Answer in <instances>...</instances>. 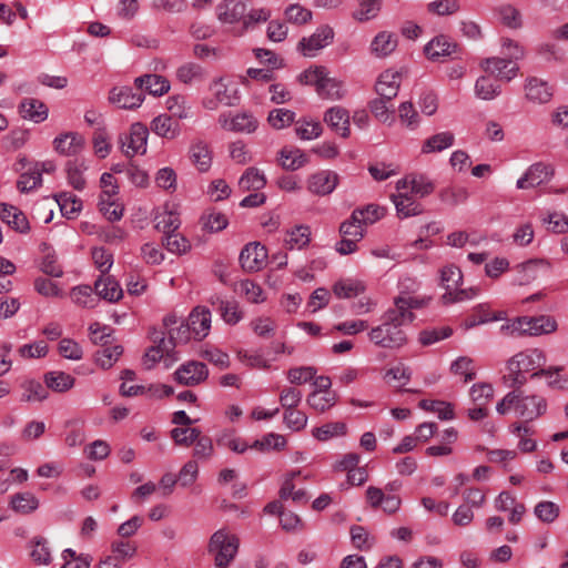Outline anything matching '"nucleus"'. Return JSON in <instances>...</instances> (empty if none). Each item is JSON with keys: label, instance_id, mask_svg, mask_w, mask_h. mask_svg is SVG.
<instances>
[{"label": "nucleus", "instance_id": "obj_42", "mask_svg": "<svg viewBox=\"0 0 568 568\" xmlns=\"http://www.w3.org/2000/svg\"><path fill=\"white\" fill-rule=\"evenodd\" d=\"M306 403L314 410L324 413L336 404V394L335 392H312Z\"/></svg>", "mask_w": 568, "mask_h": 568}, {"label": "nucleus", "instance_id": "obj_47", "mask_svg": "<svg viewBox=\"0 0 568 568\" xmlns=\"http://www.w3.org/2000/svg\"><path fill=\"white\" fill-rule=\"evenodd\" d=\"M55 201L60 206L62 215L68 219H73L82 209L81 200L71 193H60L55 195Z\"/></svg>", "mask_w": 568, "mask_h": 568}, {"label": "nucleus", "instance_id": "obj_27", "mask_svg": "<svg viewBox=\"0 0 568 568\" xmlns=\"http://www.w3.org/2000/svg\"><path fill=\"white\" fill-rule=\"evenodd\" d=\"M138 89L144 90L152 95H163L170 90V82L160 74H144L134 80Z\"/></svg>", "mask_w": 568, "mask_h": 568}, {"label": "nucleus", "instance_id": "obj_5", "mask_svg": "<svg viewBox=\"0 0 568 568\" xmlns=\"http://www.w3.org/2000/svg\"><path fill=\"white\" fill-rule=\"evenodd\" d=\"M556 329V320L547 315L517 317L500 326V333L507 336L550 334Z\"/></svg>", "mask_w": 568, "mask_h": 568}, {"label": "nucleus", "instance_id": "obj_26", "mask_svg": "<svg viewBox=\"0 0 568 568\" xmlns=\"http://www.w3.org/2000/svg\"><path fill=\"white\" fill-rule=\"evenodd\" d=\"M400 85V74L397 71L386 70L384 71L375 85L376 93L378 97H383L386 100H393L396 98Z\"/></svg>", "mask_w": 568, "mask_h": 568}, {"label": "nucleus", "instance_id": "obj_1", "mask_svg": "<svg viewBox=\"0 0 568 568\" xmlns=\"http://www.w3.org/2000/svg\"><path fill=\"white\" fill-rule=\"evenodd\" d=\"M423 302L412 296H398L394 307L383 317V323L373 327L368 338L382 348L398 349L407 343V335L402 328L414 321L412 310L422 307Z\"/></svg>", "mask_w": 568, "mask_h": 568}, {"label": "nucleus", "instance_id": "obj_7", "mask_svg": "<svg viewBox=\"0 0 568 568\" xmlns=\"http://www.w3.org/2000/svg\"><path fill=\"white\" fill-rule=\"evenodd\" d=\"M148 128L140 123H133L128 133L119 135L121 151L126 158H133L138 154H145L148 148Z\"/></svg>", "mask_w": 568, "mask_h": 568}, {"label": "nucleus", "instance_id": "obj_44", "mask_svg": "<svg viewBox=\"0 0 568 568\" xmlns=\"http://www.w3.org/2000/svg\"><path fill=\"white\" fill-rule=\"evenodd\" d=\"M123 347L121 345L103 344L102 348L95 353V362L103 369L110 368L122 355Z\"/></svg>", "mask_w": 568, "mask_h": 568}, {"label": "nucleus", "instance_id": "obj_36", "mask_svg": "<svg viewBox=\"0 0 568 568\" xmlns=\"http://www.w3.org/2000/svg\"><path fill=\"white\" fill-rule=\"evenodd\" d=\"M300 475L301 470H294L286 476L278 493L282 500L291 498L297 504H305L307 501L306 493L303 489L295 490V486L293 484L294 478Z\"/></svg>", "mask_w": 568, "mask_h": 568}, {"label": "nucleus", "instance_id": "obj_43", "mask_svg": "<svg viewBox=\"0 0 568 568\" xmlns=\"http://www.w3.org/2000/svg\"><path fill=\"white\" fill-rule=\"evenodd\" d=\"M501 92L500 85L496 83L491 78L481 75L476 80L475 94L481 100H493L497 98Z\"/></svg>", "mask_w": 568, "mask_h": 568}, {"label": "nucleus", "instance_id": "obj_19", "mask_svg": "<svg viewBox=\"0 0 568 568\" xmlns=\"http://www.w3.org/2000/svg\"><path fill=\"white\" fill-rule=\"evenodd\" d=\"M187 321L190 323L193 338L201 341L205 338L211 329L212 315L211 311L205 306H196L190 313Z\"/></svg>", "mask_w": 568, "mask_h": 568}, {"label": "nucleus", "instance_id": "obj_30", "mask_svg": "<svg viewBox=\"0 0 568 568\" xmlns=\"http://www.w3.org/2000/svg\"><path fill=\"white\" fill-rule=\"evenodd\" d=\"M397 47V37L394 33L378 32L371 43V51L378 58L389 55Z\"/></svg>", "mask_w": 568, "mask_h": 568}, {"label": "nucleus", "instance_id": "obj_61", "mask_svg": "<svg viewBox=\"0 0 568 568\" xmlns=\"http://www.w3.org/2000/svg\"><path fill=\"white\" fill-rule=\"evenodd\" d=\"M559 506L554 501L544 500L535 506L536 517L547 524L554 523L559 516Z\"/></svg>", "mask_w": 568, "mask_h": 568}, {"label": "nucleus", "instance_id": "obj_64", "mask_svg": "<svg viewBox=\"0 0 568 568\" xmlns=\"http://www.w3.org/2000/svg\"><path fill=\"white\" fill-rule=\"evenodd\" d=\"M494 396V388L490 384L479 383L470 388V398L475 405L487 406Z\"/></svg>", "mask_w": 568, "mask_h": 568}, {"label": "nucleus", "instance_id": "obj_4", "mask_svg": "<svg viewBox=\"0 0 568 568\" xmlns=\"http://www.w3.org/2000/svg\"><path fill=\"white\" fill-rule=\"evenodd\" d=\"M300 81L303 84L314 87L322 99L335 101L341 100L345 94L343 82L331 78L325 67H314L305 70L300 75Z\"/></svg>", "mask_w": 568, "mask_h": 568}, {"label": "nucleus", "instance_id": "obj_55", "mask_svg": "<svg viewBox=\"0 0 568 568\" xmlns=\"http://www.w3.org/2000/svg\"><path fill=\"white\" fill-rule=\"evenodd\" d=\"M201 222L203 229L212 233L224 230L229 224V220L225 214L213 210L205 212L201 217Z\"/></svg>", "mask_w": 568, "mask_h": 568}, {"label": "nucleus", "instance_id": "obj_15", "mask_svg": "<svg viewBox=\"0 0 568 568\" xmlns=\"http://www.w3.org/2000/svg\"><path fill=\"white\" fill-rule=\"evenodd\" d=\"M267 257L266 248L257 242L248 243L240 253V263L244 271H260Z\"/></svg>", "mask_w": 568, "mask_h": 568}, {"label": "nucleus", "instance_id": "obj_33", "mask_svg": "<svg viewBox=\"0 0 568 568\" xmlns=\"http://www.w3.org/2000/svg\"><path fill=\"white\" fill-rule=\"evenodd\" d=\"M190 159L201 172H206L212 164V155L209 145L203 141H196L191 145Z\"/></svg>", "mask_w": 568, "mask_h": 568}, {"label": "nucleus", "instance_id": "obj_16", "mask_svg": "<svg viewBox=\"0 0 568 568\" xmlns=\"http://www.w3.org/2000/svg\"><path fill=\"white\" fill-rule=\"evenodd\" d=\"M338 184V174L331 170H323L312 174L307 181V189L316 195L331 194Z\"/></svg>", "mask_w": 568, "mask_h": 568}, {"label": "nucleus", "instance_id": "obj_14", "mask_svg": "<svg viewBox=\"0 0 568 568\" xmlns=\"http://www.w3.org/2000/svg\"><path fill=\"white\" fill-rule=\"evenodd\" d=\"M396 190L425 197L434 192L435 185L426 175L412 173L396 182Z\"/></svg>", "mask_w": 568, "mask_h": 568}, {"label": "nucleus", "instance_id": "obj_52", "mask_svg": "<svg viewBox=\"0 0 568 568\" xmlns=\"http://www.w3.org/2000/svg\"><path fill=\"white\" fill-rule=\"evenodd\" d=\"M72 301L82 307L93 308L98 298L93 294V290L90 285H79L71 290Z\"/></svg>", "mask_w": 568, "mask_h": 568}, {"label": "nucleus", "instance_id": "obj_25", "mask_svg": "<svg viewBox=\"0 0 568 568\" xmlns=\"http://www.w3.org/2000/svg\"><path fill=\"white\" fill-rule=\"evenodd\" d=\"M390 200L396 207L397 215L402 219L419 215L423 212L420 203L413 199V194L406 191H398L392 194Z\"/></svg>", "mask_w": 568, "mask_h": 568}, {"label": "nucleus", "instance_id": "obj_38", "mask_svg": "<svg viewBox=\"0 0 568 568\" xmlns=\"http://www.w3.org/2000/svg\"><path fill=\"white\" fill-rule=\"evenodd\" d=\"M562 371L561 366H554L545 369H539L530 375L531 378H548V386L555 389H568V377L560 375L559 373Z\"/></svg>", "mask_w": 568, "mask_h": 568}, {"label": "nucleus", "instance_id": "obj_17", "mask_svg": "<svg viewBox=\"0 0 568 568\" xmlns=\"http://www.w3.org/2000/svg\"><path fill=\"white\" fill-rule=\"evenodd\" d=\"M209 372L204 363L189 362L175 372V379L186 386H194L207 378Z\"/></svg>", "mask_w": 568, "mask_h": 568}, {"label": "nucleus", "instance_id": "obj_18", "mask_svg": "<svg viewBox=\"0 0 568 568\" xmlns=\"http://www.w3.org/2000/svg\"><path fill=\"white\" fill-rule=\"evenodd\" d=\"M144 101L142 93H134L130 87H114L109 93V102L120 109L134 110Z\"/></svg>", "mask_w": 568, "mask_h": 568}, {"label": "nucleus", "instance_id": "obj_11", "mask_svg": "<svg viewBox=\"0 0 568 568\" xmlns=\"http://www.w3.org/2000/svg\"><path fill=\"white\" fill-rule=\"evenodd\" d=\"M480 68L501 81H510L517 77L519 67L508 58L491 57L481 60Z\"/></svg>", "mask_w": 568, "mask_h": 568}, {"label": "nucleus", "instance_id": "obj_35", "mask_svg": "<svg viewBox=\"0 0 568 568\" xmlns=\"http://www.w3.org/2000/svg\"><path fill=\"white\" fill-rule=\"evenodd\" d=\"M151 129L156 135L169 140L174 139L179 134V123L166 114L154 118Z\"/></svg>", "mask_w": 568, "mask_h": 568}, {"label": "nucleus", "instance_id": "obj_54", "mask_svg": "<svg viewBox=\"0 0 568 568\" xmlns=\"http://www.w3.org/2000/svg\"><path fill=\"white\" fill-rule=\"evenodd\" d=\"M347 430L346 424L342 422L327 423L321 427H316L313 429V436L325 442L335 436L345 435Z\"/></svg>", "mask_w": 568, "mask_h": 568}, {"label": "nucleus", "instance_id": "obj_56", "mask_svg": "<svg viewBox=\"0 0 568 568\" xmlns=\"http://www.w3.org/2000/svg\"><path fill=\"white\" fill-rule=\"evenodd\" d=\"M217 310L223 321L230 325H235L243 317V314L239 308V304L235 301L220 300Z\"/></svg>", "mask_w": 568, "mask_h": 568}, {"label": "nucleus", "instance_id": "obj_23", "mask_svg": "<svg viewBox=\"0 0 568 568\" xmlns=\"http://www.w3.org/2000/svg\"><path fill=\"white\" fill-rule=\"evenodd\" d=\"M84 143V138L80 133L67 132L53 140V148L61 155L72 156L82 151Z\"/></svg>", "mask_w": 568, "mask_h": 568}, {"label": "nucleus", "instance_id": "obj_57", "mask_svg": "<svg viewBox=\"0 0 568 568\" xmlns=\"http://www.w3.org/2000/svg\"><path fill=\"white\" fill-rule=\"evenodd\" d=\"M24 389L21 400L23 402H42L48 397L47 388L37 381H27L22 384Z\"/></svg>", "mask_w": 568, "mask_h": 568}, {"label": "nucleus", "instance_id": "obj_53", "mask_svg": "<svg viewBox=\"0 0 568 568\" xmlns=\"http://www.w3.org/2000/svg\"><path fill=\"white\" fill-rule=\"evenodd\" d=\"M386 213L383 206L369 204L364 209H356L353 211V220H359L364 225L373 224L381 220Z\"/></svg>", "mask_w": 568, "mask_h": 568}, {"label": "nucleus", "instance_id": "obj_39", "mask_svg": "<svg viewBox=\"0 0 568 568\" xmlns=\"http://www.w3.org/2000/svg\"><path fill=\"white\" fill-rule=\"evenodd\" d=\"M454 141H455V136L449 131L437 133V134L428 138L424 142V144L422 146V152L423 153L440 152L443 150L450 148L454 144Z\"/></svg>", "mask_w": 568, "mask_h": 568}, {"label": "nucleus", "instance_id": "obj_13", "mask_svg": "<svg viewBox=\"0 0 568 568\" xmlns=\"http://www.w3.org/2000/svg\"><path fill=\"white\" fill-rule=\"evenodd\" d=\"M459 50L458 44L444 34L433 38L424 48V53L430 61H440L444 58L452 57Z\"/></svg>", "mask_w": 568, "mask_h": 568}, {"label": "nucleus", "instance_id": "obj_45", "mask_svg": "<svg viewBox=\"0 0 568 568\" xmlns=\"http://www.w3.org/2000/svg\"><path fill=\"white\" fill-rule=\"evenodd\" d=\"M44 381L48 388L54 392H67L74 385V377L63 372H50L45 374Z\"/></svg>", "mask_w": 568, "mask_h": 568}, {"label": "nucleus", "instance_id": "obj_48", "mask_svg": "<svg viewBox=\"0 0 568 568\" xmlns=\"http://www.w3.org/2000/svg\"><path fill=\"white\" fill-rule=\"evenodd\" d=\"M174 348L172 341H166L162 337L158 345L150 347L144 355V365L146 368H151L158 363L165 354H169Z\"/></svg>", "mask_w": 568, "mask_h": 568}, {"label": "nucleus", "instance_id": "obj_6", "mask_svg": "<svg viewBox=\"0 0 568 568\" xmlns=\"http://www.w3.org/2000/svg\"><path fill=\"white\" fill-rule=\"evenodd\" d=\"M240 540L226 529L215 531L209 542V552L214 556L217 568H227L239 551Z\"/></svg>", "mask_w": 568, "mask_h": 568}, {"label": "nucleus", "instance_id": "obj_28", "mask_svg": "<svg viewBox=\"0 0 568 568\" xmlns=\"http://www.w3.org/2000/svg\"><path fill=\"white\" fill-rule=\"evenodd\" d=\"M95 294L109 302H118L123 296L119 283L111 276H100L94 283Z\"/></svg>", "mask_w": 568, "mask_h": 568}, {"label": "nucleus", "instance_id": "obj_32", "mask_svg": "<svg viewBox=\"0 0 568 568\" xmlns=\"http://www.w3.org/2000/svg\"><path fill=\"white\" fill-rule=\"evenodd\" d=\"M278 154L280 164L288 171L298 170L308 162L306 154L297 148H284Z\"/></svg>", "mask_w": 568, "mask_h": 568}, {"label": "nucleus", "instance_id": "obj_3", "mask_svg": "<svg viewBox=\"0 0 568 568\" xmlns=\"http://www.w3.org/2000/svg\"><path fill=\"white\" fill-rule=\"evenodd\" d=\"M546 355L538 348H527L511 356L506 364L507 374L505 381L509 387H521L528 378L527 375H531L539 371L545 369Z\"/></svg>", "mask_w": 568, "mask_h": 568}, {"label": "nucleus", "instance_id": "obj_46", "mask_svg": "<svg viewBox=\"0 0 568 568\" xmlns=\"http://www.w3.org/2000/svg\"><path fill=\"white\" fill-rule=\"evenodd\" d=\"M510 432L520 437V439L518 442V448L523 453H531V452L536 450V448H537L536 440L526 437L527 435L535 434V430L532 428H530L529 426H527L524 423H514L510 426Z\"/></svg>", "mask_w": 568, "mask_h": 568}, {"label": "nucleus", "instance_id": "obj_63", "mask_svg": "<svg viewBox=\"0 0 568 568\" xmlns=\"http://www.w3.org/2000/svg\"><path fill=\"white\" fill-rule=\"evenodd\" d=\"M87 168L84 164L78 161H71L67 164V174L69 183L75 189V190H83L85 186V179L83 178V172Z\"/></svg>", "mask_w": 568, "mask_h": 568}, {"label": "nucleus", "instance_id": "obj_51", "mask_svg": "<svg viewBox=\"0 0 568 568\" xmlns=\"http://www.w3.org/2000/svg\"><path fill=\"white\" fill-rule=\"evenodd\" d=\"M418 406L424 410L436 413L442 420H450L455 417L452 404L446 402L422 399Z\"/></svg>", "mask_w": 568, "mask_h": 568}, {"label": "nucleus", "instance_id": "obj_2", "mask_svg": "<svg viewBox=\"0 0 568 568\" xmlns=\"http://www.w3.org/2000/svg\"><path fill=\"white\" fill-rule=\"evenodd\" d=\"M496 405V410L500 415L514 412L527 425L546 414L547 400L538 394H526L521 387H513Z\"/></svg>", "mask_w": 568, "mask_h": 568}, {"label": "nucleus", "instance_id": "obj_62", "mask_svg": "<svg viewBox=\"0 0 568 568\" xmlns=\"http://www.w3.org/2000/svg\"><path fill=\"white\" fill-rule=\"evenodd\" d=\"M295 120V113L287 109H274L270 112L267 121L276 130L291 125Z\"/></svg>", "mask_w": 568, "mask_h": 568}, {"label": "nucleus", "instance_id": "obj_34", "mask_svg": "<svg viewBox=\"0 0 568 568\" xmlns=\"http://www.w3.org/2000/svg\"><path fill=\"white\" fill-rule=\"evenodd\" d=\"M20 112L24 119L40 123L48 118V108L37 99H24L20 104Z\"/></svg>", "mask_w": 568, "mask_h": 568}, {"label": "nucleus", "instance_id": "obj_49", "mask_svg": "<svg viewBox=\"0 0 568 568\" xmlns=\"http://www.w3.org/2000/svg\"><path fill=\"white\" fill-rule=\"evenodd\" d=\"M11 506L17 513L30 514L39 507V500L32 493L26 491L12 496Z\"/></svg>", "mask_w": 568, "mask_h": 568}, {"label": "nucleus", "instance_id": "obj_60", "mask_svg": "<svg viewBox=\"0 0 568 568\" xmlns=\"http://www.w3.org/2000/svg\"><path fill=\"white\" fill-rule=\"evenodd\" d=\"M379 10V0H359L358 9L353 13V17L361 22L368 21L375 18Z\"/></svg>", "mask_w": 568, "mask_h": 568}, {"label": "nucleus", "instance_id": "obj_58", "mask_svg": "<svg viewBox=\"0 0 568 568\" xmlns=\"http://www.w3.org/2000/svg\"><path fill=\"white\" fill-rule=\"evenodd\" d=\"M284 16L288 22L297 26L306 24L312 20V11L298 3L290 4L285 9Z\"/></svg>", "mask_w": 568, "mask_h": 568}, {"label": "nucleus", "instance_id": "obj_59", "mask_svg": "<svg viewBox=\"0 0 568 568\" xmlns=\"http://www.w3.org/2000/svg\"><path fill=\"white\" fill-rule=\"evenodd\" d=\"M463 280V273L455 265L444 266L440 271L442 285L450 292L459 286Z\"/></svg>", "mask_w": 568, "mask_h": 568}, {"label": "nucleus", "instance_id": "obj_22", "mask_svg": "<svg viewBox=\"0 0 568 568\" xmlns=\"http://www.w3.org/2000/svg\"><path fill=\"white\" fill-rule=\"evenodd\" d=\"M0 219L18 233L24 234L30 230V224L26 214L17 206L0 203Z\"/></svg>", "mask_w": 568, "mask_h": 568}, {"label": "nucleus", "instance_id": "obj_20", "mask_svg": "<svg viewBox=\"0 0 568 568\" xmlns=\"http://www.w3.org/2000/svg\"><path fill=\"white\" fill-rule=\"evenodd\" d=\"M247 11L246 0H224L217 6V16L223 23H244Z\"/></svg>", "mask_w": 568, "mask_h": 568}, {"label": "nucleus", "instance_id": "obj_24", "mask_svg": "<svg viewBox=\"0 0 568 568\" xmlns=\"http://www.w3.org/2000/svg\"><path fill=\"white\" fill-rule=\"evenodd\" d=\"M526 98L537 104L548 103L552 98V88L544 80L530 77L525 83Z\"/></svg>", "mask_w": 568, "mask_h": 568}, {"label": "nucleus", "instance_id": "obj_12", "mask_svg": "<svg viewBox=\"0 0 568 568\" xmlns=\"http://www.w3.org/2000/svg\"><path fill=\"white\" fill-rule=\"evenodd\" d=\"M219 123L224 130L246 134L255 132L258 126V121L248 112L222 113L219 116Z\"/></svg>", "mask_w": 568, "mask_h": 568}, {"label": "nucleus", "instance_id": "obj_29", "mask_svg": "<svg viewBox=\"0 0 568 568\" xmlns=\"http://www.w3.org/2000/svg\"><path fill=\"white\" fill-rule=\"evenodd\" d=\"M332 291L337 298H353L366 291L364 282L355 278H341L336 281Z\"/></svg>", "mask_w": 568, "mask_h": 568}, {"label": "nucleus", "instance_id": "obj_50", "mask_svg": "<svg viewBox=\"0 0 568 568\" xmlns=\"http://www.w3.org/2000/svg\"><path fill=\"white\" fill-rule=\"evenodd\" d=\"M205 73L203 68L194 62L182 64L176 70V78L184 84H190L194 81H200L204 78Z\"/></svg>", "mask_w": 568, "mask_h": 568}, {"label": "nucleus", "instance_id": "obj_37", "mask_svg": "<svg viewBox=\"0 0 568 568\" xmlns=\"http://www.w3.org/2000/svg\"><path fill=\"white\" fill-rule=\"evenodd\" d=\"M266 184L265 175L256 168H248L239 180L241 191H258Z\"/></svg>", "mask_w": 568, "mask_h": 568}, {"label": "nucleus", "instance_id": "obj_9", "mask_svg": "<svg viewBox=\"0 0 568 568\" xmlns=\"http://www.w3.org/2000/svg\"><path fill=\"white\" fill-rule=\"evenodd\" d=\"M555 175V166L550 163L536 162L532 163L517 180L516 186L519 190L537 187L548 183Z\"/></svg>", "mask_w": 568, "mask_h": 568}, {"label": "nucleus", "instance_id": "obj_8", "mask_svg": "<svg viewBox=\"0 0 568 568\" xmlns=\"http://www.w3.org/2000/svg\"><path fill=\"white\" fill-rule=\"evenodd\" d=\"M209 90L212 97L203 100V106L207 110H215L220 104L232 106L239 102L237 90L231 89L222 77L214 79Z\"/></svg>", "mask_w": 568, "mask_h": 568}, {"label": "nucleus", "instance_id": "obj_10", "mask_svg": "<svg viewBox=\"0 0 568 568\" xmlns=\"http://www.w3.org/2000/svg\"><path fill=\"white\" fill-rule=\"evenodd\" d=\"M333 39V29L329 26H322L310 37L302 38L297 49L305 57H314L320 50L331 44Z\"/></svg>", "mask_w": 568, "mask_h": 568}, {"label": "nucleus", "instance_id": "obj_40", "mask_svg": "<svg viewBox=\"0 0 568 568\" xmlns=\"http://www.w3.org/2000/svg\"><path fill=\"white\" fill-rule=\"evenodd\" d=\"M295 133L301 140L310 141L320 138L323 133V128L318 121L303 118L296 121Z\"/></svg>", "mask_w": 568, "mask_h": 568}, {"label": "nucleus", "instance_id": "obj_21", "mask_svg": "<svg viewBox=\"0 0 568 568\" xmlns=\"http://www.w3.org/2000/svg\"><path fill=\"white\" fill-rule=\"evenodd\" d=\"M324 122L342 138L346 139L351 134L349 113L339 105L326 110L323 118Z\"/></svg>", "mask_w": 568, "mask_h": 568}, {"label": "nucleus", "instance_id": "obj_31", "mask_svg": "<svg viewBox=\"0 0 568 568\" xmlns=\"http://www.w3.org/2000/svg\"><path fill=\"white\" fill-rule=\"evenodd\" d=\"M311 241V229L308 225H295L286 232L284 240L285 247L288 250H302L308 245Z\"/></svg>", "mask_w": 568, "mask_h": 568}, {"label": "nucleus", "instance_id": "obj_41", "mask_svg": "<svg viewBox=\"0 0 568 568\" xmlns=\"http://www.w3.org/2000/svg\"><path fill=\"white\" fill-rule=\"evenodd\" d=\"M42 183L40 164H32L22 173L17 182L20 192H29L39 187Z\"/></svg>", "mask_w": 568, "mask_h": 568}]
</instances>
